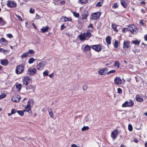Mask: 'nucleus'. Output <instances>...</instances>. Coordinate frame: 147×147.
I'll return each mask as SVG.
<instances>
[{
	"label": "nucleus",
	"mask_w": 147,
	"mask_h": 147,
	"mask_svg": "<svg viewBox=\"0 0 147 147\" xmlns=\"http://www.w3.org/2000/svg\"><path fill=\"white\" fill-rule=\"evenodd\" d=\"M91 36V34L90 30L88 29L87 30L86 32L81 34L79 36L80 40L81 41H83L86 40V38H90Z\"/></svg>",
	"instance_id": "nucleus-1"
},
{
	"label": "nucleus",
	"mask_w": 147,
	"mask_h": 147,
	"mask_svg": "<svg viewBox=\"0 0 147 147\" xmlns=\"http://www.w3.org/2000/svg\"><path fill=\"white\" fill-rule=\"evenodd\" d=\"M101 44L94 45L91 46V48L93 50L97 52H99L101 51L102 49V46Z\"/></svg>",
	"instance_id": "nucleus-2"
},
{
	"label": "nucleus",
	"mask_w": 147,
	"mask_h": 147,
	"mask_svg": "<svg viewBox=\"0 0 147 147\" xmlns=\"http://www.w3.org/2000/svg\"><path fill=\"white\" fill-rule=\"evenodd\" d=\"M134 105V102L131 100L125 101L122 105L123 107H132Z\"/></svg>",
	"instance_id": "nucleus-3"
},
{
	"label": "nucleus",
	"mask_w": 147,
	"mask_h": 147,
	"mask_svg": "<svg viewBox=\"0 0 147 147\" xmlns=\"http://www.w3.org/2000/svg\"><path fill=\"white\" fill-rule=\"evenodd\" d=\"M24 70V67L22 65H18L16 67V73L17 74H20L22 73Z\"/></svg>",
	"instance_id": "nucleus-4"
},
{
	"label": "nucleus",
	"mask_w": 147,
	"mask_h": 147,
	"mask_svg": "<svg viewBox=\"0 0 147 147\" xmlns=\"http://www.w3.org/2000/svg\"><path fill=\"white\" fill-rule=\"evenodd\" d=\"M36 69L30 67L28 69L27 71V74L29 75L33 76L36 74Z\"/></svg>",
	"instance_id": "nucleus-5"
},
{
	"label": "nucleus",
	"mask_w": 147,
	"mask_h": 147,
	"mask_svg": "<svg viewBox=\"0 0 147 147\" xmlns=\"http://www.w3.org/2000/svg\"><path fill=\"white\" fill-rule=\"evenodd\" d=\"M128 26L129 30L133 34H136L137 32V30L134 25V24L130 25Z\"/></svg>",
	"instance_id": "nucleus-6"
},
{
	"label": "nucleus",
	"mask_w": 147,
	"mask_h": 147,
	"mask_svg": "<svg viewBox=\"0 0 147 147\" xmlns=\"http://www.w3.org/2000/svg\"><path fill=\"white\" fill-rule=\"evenodd\" d=\"M100 15L101 13L100 12L94 13L91 15V19L94 20H97L99 18Z\"/></svg>",
	"instance_id": "nucleus-7"
},
{
	"label": "nucleus",
	"mask_w": 147,
	"mask_h": 147,
	"mask_svg": "<svg viewBox=\"0 0 147 147\" xmlns=\"http://www.w3.org/2000/svg\"><path fill=\"white\" fill-rule=\"evenodd\" d=\"M46 62L45 61H42L40 63L37 65V69L38 70H41L45 66L46 64Z\"/></svg>",
	"instance_id": "nucleus-8"
},
{
	"label": "nucleus",
	"mask_w": 147,
	"mask_h": 147,
	"mask_svg": "<svg viewBox=\"0 0 147 147\" xmlns=\"http://www.w3.org/2000/svg\"><path fill=\"white\" fill-rule=\"evenodd\" d=\"M7 5L10 7H15L17 5L15 2L9 1H7Z\"/></svg>",
	"instance_id": "nucleus-9"
},
{
	"label": "nucleus",
	"mask_w": 147,
	"mask_h": 147,
	"mask_svg": "<svg viewBox=\"0 0 147 147\" xmlns=\"http://www.w3.org/2000/svg\"><path fill=\"white\" fill-rule=\"evenodd\" d=\"M30 82V78L28 76L25 77L23 80V84L26 86H28Z\"/></svg>",
	"instance_id": "nucleus-10"
},
{
	"label": "nucleus",
	"mask_w": 147,
	"mask_h": 147,
	"mask_svg": "<svg viewBox=\"0 0 147 147\" xmlns=\"http://www.w3.org/2000/svg\"><path fill=\"white\" fill-rule=\"evenodd\" d=\"M20 98V96L15 95L12 97V100L14 102H19Z\"/></svg>",
	"instance_id": "nucleus-11"
},
{
	"label": "nucleus",
	"mask_w": 147,
	"mask_h": 147,
	"mask_svg": "<svg viewBox=\"0 0 147 147\" xmlns=\"http://www.w3.org/2000/svg\"><path fill=\"white\" fill-rule=\"evenodd\" d=\"M121 82V80L119 77H116L114 79V83L116 84L120 85Z\"/></svg>",
	"instance_id": "nucleus-12"
},
{
	"label": "nucleus",
	"mask_w": 147,
	"mask_h": 147,
	"mask_svg": "<svg viewBox=\"0 0 147 147\" xmlns=\"http://www.w3.org/2000/svg\"><path fill=\"white\" fill-rule=\"evenodd\" d=\"M118 134V131L117 130H114L111 134V137L112 138H116Z\"/></svg>",
	"instance_id": "nucleus-13"
},
{
	"label": "nucleus",
	"mask_w": 147,
	"mask_h": 147,
	"mask_svg": "<svg viewBox=\"0 0 147 147\" xmlns=\"http://www.w3.org/2000/svg\"><path fill=\"white\" fill-rule=\"evenodd\" d=\"M26 88L27 90L30 91V92H32L35 89V87L31 85H30L26 87Z\"/></svg>",
	"instance_id": "nucleus-14"
},
{
	"label": "nucleus",
	"mask_w": 147,
	"mask_h": 147,
	"mask_svg": "<svg viewBox=\"0 0 147 147\" xmlns=\"http://www.w3.org/2000/svg\"><path fill=\"white\" fill-rule=\"evenodd\" d=\"M1 43L3 45H5L7 44V41L4 38H2L0 39Z\"/></svg>",
	"instance_id": "nucleus-15"
},
{
	"label": "nucleus",
	"mask_w": 147,
	"mask_h": 147,
	"mask_svg": "<svg viewBox=\"0 0 147 147\" xmlns=\"http://www.w3.org/2000/svg\"><path fill=\"white\" fill-rule=\"evenodd\" d=\"M129 42L124 41L123 47L125 49H128L129 48Z\"/></svg>",
	"instance_id": "nucleus-16"
},
{
	"label": "nucleus",
	"mask_w": 147,
	"mask_h": 147,
	"mask_svg": "<svg viewBox=\"0 0 147 147\" xmlns=\"http://www.w3.org/2000/svg\"><path fill=\"white\" fill-rule=\"evenodd\" d=\"M1 64L4 66L7 65L8 63V61L6 59H2L1 60Z\"/></svg>",
	"instance_id": "nucleus-17"
},
{
	"label": "nucleus",
	"mask_w": 147,
	"mask_h": 147,
	"mask_svg": "<svg viewBox=\"0 0 147 147\" xmlns=\"http://www.w3.org/2000/svg\"><path fill=\"white\" fill-rule=\"evenodd\" d=\"M136 98L137 101L140 102H141L143 101V98L142 97H140L139 95L137 94L136 95Z\"/></svg>",
	"instance_id": "nucleus-18"
},
{
	"label": "nucleus",
	"mask_w": 147,
	"mask_h": 147,
	"mask_svg": "<svg viewBox=\"0 0 147 147\" xmlns=\"http://www.w3.org/2000/svg\"><path fill=\"white\" fill-rule=\"evenodd\" d=\"M91 47V46L87 45L84 47V51L85 52H87L88 51H90V49Z\"/></svg>",
	"instance_id": "nucleus-19"
},
{
	"label": "nucleus",
	"mask_w": 147,
	"mask_h": 147,
	"mask_svg": "<svg viewBox=\"0 0 147 147\" xmlns=\"http://www.w3.org/2000/svg\"><path fill=\"white\" fill-rule=\"evenodd\" d=\"M48 26H46L45 27L42 28L41 29V30L42 33H44L48 31Z\"/></svg>",
	"instance_id": "nucleus-20"
},
{
	"label": "nucleus",
	"mask_w": 147,
	"mask_h": 147,
	"mask_svg": "<svg viewBox=\"0 0 147 147\" xmlns=\"http://www.w3.org/2000/svg\"><path fill=\"white\" fill-rule=\"evenodd\" d=\"M111 37L109 36H107L106 38V41L108 45H110L111 43Z\"/></svg>",
	"instance_id": "nucleus-21"
},
{
	"label": "nucleus",
	"mask_w": 147,
	"mask_h": 147,
	"mask_svg": "<svg viewBox=\"0 0 147 147\" xmlns=\"http://www.w3.org/2000/svg\"><path fill=\"white\" fill-rule=\"evenodd\" d=\"M140 40H137V39L132 40L131 42L132 43L136 45H139L140 42Z\"/></svg>",
	"instance_id": "nucleus-22"
},
{
	"label": "nucleus",
	"mask_w": 147,
	"mask_h": 147,
	"mask_svg": "<svg viewBox=\"0 0 147 147\" xmlns=\"http://www.w3.org/2000/svg\"><path fill=\"white\" fill-rule=\"evenodd\" d=\"M117 25L115 24H112L111 27L113 30L116 32H118V31L117 29Z\"/></svg>",
	"instance_id": "nucleus-23"
},
{
	"label": "nucleus",
	"mask_w": 147,
	"mask_h": 147,
	"mask_svg": "<svg viewBox=\"0 0 147 147\" xmlns=\"http://www.w3.org/2000/svg\"><path fill=\"white\" fill-rule=\"evenodd\" d=\"M16 87L17 90L19 91L22 88V86L21 84L17 83L16 85Z\"/></svg>",
	"instance_id": "nucleus-24"
},
{
	"label": "nucleus",
	"mask_w": 147,
	"mask_h": 147,
	"mask_svg": "<svg viewBox=\"0 0 147 147\" xmlns=\"http://www.w3.org/2000/svg\"><path fill=\"white\" fill-rule=\"evenodd\" d=\"M98 74L99 75H105L106 74V72L103 69L100 70L98 72Z\"/></svg>",
	"instance_id": "nucleus-25"
},
{
	"label": "nucleus",
	"mask_w": 147,
	"mask_h": 147,
	"mask_svg": "<svg viewBox=\"0 0 147 147\" xmlns=\"http://www.w3.org/2000/svg\"><path fill=\"white\" fill-rule=\"evenodd\" d=\"M121 5L123 6L124 8H126L127 7V5L126 2L124 0H121Z\"/></svg>",
	"instance_id": "nucleus-26"
},
{
	"label": "nucleus",
	"mask_w": 147,
	"mask_h": 147,
	"mask_svg": "<svg viewBox=\"0 0 147 147\" xmlns=\"http://www.w3.org/2000/svg\"><path fill=\"white\" fill-rule=\"evenodd\" d=\"M30 101H28V105H27L25 107L26 111L27 112H28L29 111V110H30V105H29V106L28 105L29 103V104L30 103Z\"/></svg>",
	"instance_id": "nucleus-27"
},
{
	"label": "nucleus",
	"mask_w": 147,
	"mask_h": 147,
	"mask_svg": "<svg viewBox=\"0 0 147 147\" xmlns=\"http://www.w3.org/2000/svg\"><path fill=\"white\" fill-rule=\"evenodd\" d=\"M36 59H34L33 57H31L29 59L28 63L29 64H31L33 63L34 61L36 60Z\"/></svg>",
	"instance_id": "nucleus-28"
},
{
	"label": "nucleus",
	"mask_w": 147,
	"mask_h": 147,
	"mask_svg": "<svg viewBox=\"0 0 147 147\" xmlns=\"http://www.w3.org/2000/svg\"><path fill=\"white\" fill-rule=\"evenodd\" d=\"M119 42L117 40H116L114 44V47L115 48H117L118 47Z\"/></svg>",
	"instance_id": "nucleus-29"
},
{
	"label": "nucleus",
	"mask_w": 147,
	"mask_h": 147,
	"mask_svg": "<svg viewBox=\"0 0 147 147\" xmlns=\"http://www.w3.org/2000/svg\"><path fill=\"white\" fill-rule=\"evenodd\" d=\"M6 24L5 22L3 20L2 18H0V25L3 26Z\"/></svg>",
	"instance_id": "nucleus-30"
},
{
	"label": "nucleus",
	"mask_w": 147,
	"mask_h": 147,
	"mask_svg": "<svg viewBox=\"0 0 147 147\" xmlns=\"http://www.w3.org/2000/svg\"><path fill=\"white\" fill-rule=\"evenodd\" d=\"M28 56H29V55L28 54V53L27 52H26L23 53L22 55L21 56V57L22 58H24V57H27Z\"/></svg>",
	"instance_id": "nucleus-31"
},
{
	"label": "nucleus",
	"mask_w": 147,
	"mask_h": 147,
	"mask_svg": "<svg viewBox=\"0 0 147 147\" xmlns=\"http://www.w3.org/2000/svg\"><path fill=\"white\" fill-rule=\"evenodd\" d=\"M28 53L29 56L30 57V56L29 55V54H34L35 53L34 51L33 50H29L27 52Z\"/></svg>",
	"instance_id": "nucleus-32"
},
{
	"label": "nucleus",
	"mask_w": 147,
	"mask_h": 147,
	"mask_svg": "<svg viewBox=\"0 0 147 147\" xmlns=\"http://www.w3.org/2000/svg\"><path fill=\"white\" fill-rule=\"evenodd\" d=\"M103 3L102 2L99 1L96 4V5L97 7H100L102 5Z\"/></svg>",
	"instance_id": "nucleus-33"
},
{
	"label": "nucleus",
	"mask_w": 147,
	"mask_h": 147,
	"mask_svg": "<svg viewBox=\"0 0 147 147\" xmlns=\"http://www.w3.org/2000/svg\"><path fill=\"white\" fill-rule=\"evenodd\" d=\"M48 71L47 70H46L43 73V75L44 76H47L48 75Z\"/></svg>",
	"instance_id": "nucleus-34"
},
{
	"label": "nucleus",
	"mask_w": 147,
	"mask_h": 147,
	"mask_svg": "<svg viewBox=\"0 0 147 147\" xmlns=\"http://www.w3.org/2000/svg\"><path fill=\"white\" fill-rule=\"evenodd\" d=\"M88 0H79V3H85L88 2Z\"/></svg>",
	"instance_id": "nucleus-35"
},
{
	"label": "nucleus",
	"mask_w": 147,
	"mask_h": 147,
	"mask_svg": "<svg viewBox=\"0 0 147 147\" xmlns=\"http://www.w3.org/2000/svg\"><path fill=\"white\" fill-rule=\"evenodd\" d=\"M17 113L21 116H23L24 114L23 112L22 111H17Z\"/></svg>",
	"instance_id": "nucleus-36"
},
{
	"label": "nucleus",
	"mask_w": 147,
	"mask_h": 147,
	"mask_svg": "<svg viewBox=\"0 0 147 147\" xmlns=\"http://www.w3.org/2000/svg\"><path fill=\"white\" fill-rule=\"evenodd\" d=\"M89 128L88 126H84L82 129V131H84L86 130H88V129Z\"/></svg>",
	"instance_id": "nucleus-37"
},
{
	"label": "nucleus",
	"mask_w": 147,
	"mask_h": 147,
	"mask_svg": "<svg viewBox=\"0 0 147 147\" xmlns=\"http://www.w3.org/2000/svg\"><path fill=\"white\" fill-rule=\"evenodd\" d=\"M61 19L62 20H63L64 22H66L69 21V19L68 18L66 17H62L61 18Z\"/></svg>",
	"instance_id": "nucleus-38"
},
{
	"label": "nucleus",
	"mask_w": 147,
	"mask_h": 147,
	"mask_svg": "<svg viewBox=\"0 0 147 147\" xmlns=\"http://www.w3.org/2000/svg\"><path fill=\"white\" fill-rule=\"evenodd\" d=\"M115 71H116V70H111V71H109V72H107V75H108L110 74L114 73L115 72Z\"/></svg>",
	"instance_id": "nucleus-39"
},
{
	"label": "nucleus",
	"mask_w": 147,
	"mask_h": 147,
	"mask_svg": "<svg viewBox=\"0 0 147 147\" xmlns=\"http://www.w3.org/2000/svg\"><path fill=\"white\" fill-rule=\"evenodd\" d=\"M114 66L115 67H117L118 68L119 67V63L118 61H116L115 63Z\"/></svg>",
	"instance_id": "nucleus-40"
},
{
	"label": "nucleus",
	"mask_w": 147,
	"mask_h": 147,
	"mask_svg": "<svg viewBox=\"0 0 147 147\" xmlns=\"http://www.w3.org/2000/svg\"><path fill=\"white\" fill-rule=\"evenodd\" d=\"M128 129L130 131H131L132 130L133 127L131 124H129L128 125Z\"/></svg>",
	"instance_id": "nucleus-41"
},
{
	"label": "nucleus",
	"mask_w": 147,
	"mask_h": 147,
	"mask_svg": "<svg viewBox=\"0 0 147 147\" xmlns=\"http://www.w3.org/2000/svg\"><path fill=\"white\" fill-rule=\"evenodd\" d=\"M73 15L76 18L78 17L79 15V13H76L75 12L73 13Z\"/></svg>",
	"instance_id": "nucleus-42"
},
{
	"label": "nucleus",
	"mask_w": 147,
	"mask_h": 147,
	"mask_svg": "<svg viewBox=\"0 0 147 147\" xmlns=\"http://www.w3.org/2000/svg\"><path fill=\"white\" fill-rule=\"evenodd\" d=\"M122 30L123 33H125L126 32L129 31V29L127 28H124L122 29Z\"/></svg>",
	"instance_id": "nucleus-43"
},
{
	"label": "nucleus",
	"mask_w": 147,
	"mask_h": 147,
	"mask_svg": "<svg viewBox=\"0 0 147 147\" xmlns=\"http://www.w3.org/2000/svg\"><path fill=\"white\" fill-rule=\"evenodd\" d=\"M87 16L88 15L86 13L85 14L84 13L82 15V18L83 19H86Z\"/></svg>",
	"instance_id": "nucleus-44"
},
{
	"label": "nucleus",
	"mask_w": 147,
	"mask_h": 147,
	"mask_svg": "<svg viewBox=\"0 0 147 147\" xmlns=\"http://www.w3.org/2000/svg\"><path fill=\"white\" fill-rule=\"evenodd\" d=\"M87 86L86 84H85L84 85V86L83 87V89L84 90V91H85L86 90L87 88Z\"/></svg>",
	"instance_id": "nucleus-45"
},
{
	"label": "nucleus",
	"mask_w": 147,
	"mask_h": 147,
	"mask_svg": "<svg viewBox=\"0 0 147 147\" xmlns=\"http://www.w3.org/2000/svg\"><path fill=\"white\" fill-rule=\"evenodd\" d=\"M117 92L120 94H121L122 93V91L121 88H119L117 89Z\"/></svg>",
	"instance_id": "nucleus-46"
},
{
	"label": "nucleus",
	"mask_w": 147,
	"mask_h": 147,
	"mask_svg": "<svg viewBox=\"0 0 147 147\" xmlns=\"http://www.w3.org/2000/svg\"><path fill=\"white\" fill-rule=\"evenodd\" d=\"M34 9L32 7L31 8L30 10V12L31 13H34Z\"/></svg>",
	"instance_id": "nucleus-47"
},
{
	"label": "nucleus",
	"mask_w": 147,
	"mask_h": 147,
	"mask_svg": "<svg viewBox=\"0 0 147 147\" xmlns=\"http://www.w3.org/2000/svg\"><path fill=\"white\" fill-rule=\"evenodd\" d=\"M118 7V5L117 4V3H114L113 6V7L114 8H116Z\"/></svg>",
	"instance_id": "nucleus-48"
},
{
	"label": "nucleus",
	"mask_w": 147,
	"mask_h": 147,
	"mask_svg": "<svg viewBox=\"0 0 147 147\" xmlns=\"http://www.w3.org/2000/svg\"><path fill=\"white\" fill-rule=\"evenodd\" d=\"M5 96L6 95L4 94H3L1 95H0V99H2L4 98Z\"/></svg>",
	"instance_id": "nucleus-49"
},
{
	"label": "nucleus",
	"mask_w": 147,
	"mask_h": 147,
	"mask_svg": "<svg viewBox=\"0 0 147 147\" xmlns=\"http://www.w3.org/2000/svg\"><path fill=\"white\" fill-rule=\"evenodd\" d=\"M17 111H16V110L15 109H12L11 110V114H12L15 113L16 112H17Z\"/></svg>",
	"instance_id": "nucleus-50"
},
{
	"label": "nucleus",
	"mask_w": 147,
	"mask_h": 147,
	"mask_svg": "<svg viewBox=\"0 0 147 147\" xmlns=\"http://www.w3.org/2000/svg\"><path fill=\"white\" fill-rule=\"evenodd\" d=\"M7 51L6 50H4L2 48H0V52H3L4 53H5V52Z\"/></svg>",
	"instance_id": "nucleus-51"
},
{
	"label": "nucleus",
	"mask_w": 147,
	"mask_h": 147,
	"mask_svg": "<svg viewBox=\"0 0 147 147\" xmlns=\"http://www.w3.org/2000/svg\"><path fill=\"white\" fill-rule=\"evenodd\" d=\"M7 37L10 38H12L13 37L12 35L11 34H9L7 35Z\"/></svg>",
	"instance_id": "nucleus-52"
},
{
	"label": "nucleus",
	"mask_w": 147,
	"mask_h": 147,
	"mask_svg": "<svg viewBox=\"0 0 147 147\" xmlns=\"http://www.w3.org/2000/svg\"><path fill=\"white\" fill-rule=\"evenodd\" d=\"M16 15V17L17 18H18V19L19 20H20V21H22V18H21V17L20 16H19L18 15Z\"/></svg>",
	"instance_id": "nucleus-53"
},
{
	"label": "nucleus",
	"mask_w": 147,
	"mask_h": 147,
	"mask_svg": "<svg viewBox=\"0 0 147 147\" xmlns=\"http://www.w3.org/2000/svg\"><path fill=\"white\" fill-rule=\"evenodd\" d=\"M65 28V26L63 24H62L61 26L60 29L61 30H63V29L64 28Z\"/></svg>",
	"instance_id": "nucleus-54"
},
{
	"label": "nucleus",
	"mask_w": 147,
	"mask_h": 147,
	"mask_svg": "<svg viewBox=\"0 0 147 147\" xmlns=\"http://www.w3.org/2000/svg\"><path fill=\"white\" fill-rule=\"evenodd\" d=\"M140 24H141L142 26H143L144 25V23L142 20H140Z\"/></svg>",
	"instance_id": "nucleus-55"
},
{
	"label": "nucleus",
	"mask_w": 147,
	"mask_h": 147,
	"mask_svg": "<svg viewBox=\"0 0 147 147\" xmlns=\"http://www.w3.org/2000/svg\"><path fill=\"white\" fill-rule=\"evenodd\" d=\"M49 115H50V116L51 117L53 118V113L52 112H49Z\"/></svg>",
	"instance_id": "nucleus-56"
},
{
	"label": "nucleus",
	"mask_w": 147,
	"mask_h": 147,
	"mask_svg": "<svg viewBox=\"0 0 147 147\" xmlns=\"http://www.w3.org/2000/svg\"><path fill=\"white\" fill-rule=\"evenodd\" d=\"M88 27V28H91L92 29H93V27L92 26V24H90Z\"/></svg>",
	"instance_id": "nucleus-57"
},
{
	"label": "nucleus",
	"mask_w": 147,
	"mask_h": 147,
	"mask_svg": "<svg viewBox=\"0 0 147 147\" xmlns=\"http://www.w3.org/2000/svg\"><path fill=\"white\" fill-rule=\"evenodd\" d=\"M54 76V75L53 74V73H52L49 75V76L51 78H53V77Z\"/></svg>",
	"instance_id": "nucleus-58"
},
{
	"label": "nucleus",
	"mask_w": 147,
	"mask_h": 147,
	"mask_svg": "<svg viewBox=\"0 0 147 147\" xmlns=\"http://www.w3.org/2000/svg\"><path fill=\"white\" fill-rule=\"evenodd\" d=\"M141 11L143 14H144L145 13V10L144 9H141Z\"/></svg>",
	"instance_id": "nucleus-59"
},
{
	"label": "nucleus",
	"mask_w": 147,
	"mask_h": 147,
	"mask_svg": "<svg viewBox=\"0 0 147 147\" xmlns=\"http://www.w3.org/2000/svg\"><path fill=\"white\" fill-rule=\"evenodd\" d=\"M106 72V73L108 71V69L107 68H104L103 69Z\"/></svg>",
	"instance_id": "nucleus-60"
},
{
	"label": "nucleus",
	"mask_w": 147,
	"mask_h": 147,
	"mask_svg": "<svg viewBox=\"0 0 147 147\" xmlns=\"http://www.w3.org/2000/svg\"><path fill=\"white\" fill-rule=\"evenodd\" d=\"M144 38L145 40L147 41V34L146 35L144 36Z\"/></svg>",
	"instance_id": "nucleus-61"
},
{
	"label": "nucleus",
	"mask_w": 147,
	"mask_h": 147,
	"mask_svg": "<svg viewBox=\"0 0 147 147\" xmlns=\"http://www.w3.org/2000/svg\"><path fill=\"white\" fill-rule=\"evenodd\" d=\"M71 147H76V145L75 144H71Z\"/></svg>",
	"instance_id": "nucleus-62"
},
{
	"label": "nucleus",
	"mask_w": 147,
	"mask_h": 147,
	"mask_svg": "<svg viewBox=\"0 0 147 147\" xmlns=\"http://www.w3.org/2000/svg\"><path fill=\"white\" fill-rule=\"evenodd\" d=\"M134 141L136 143H137L138 142V140L136 138H135L134 140Z\"/></svg>",
	"instance_id": "nucleus-63"
},
{
	"label": "nucleus",
	"mask_w": 147,
	"mask_h": 147,
	"mask_svg": "<svg viewBox=\"0 0 147 147\" xmlns=\"http://www.w3.org/2000/svg\"><path fill=\"white\" fill-rule=\"evenodd\" d=\"M145 147H147V141L145 143Z\"/></svg>",
	"instance_id": "nucleus-64"
}]
</instances>
